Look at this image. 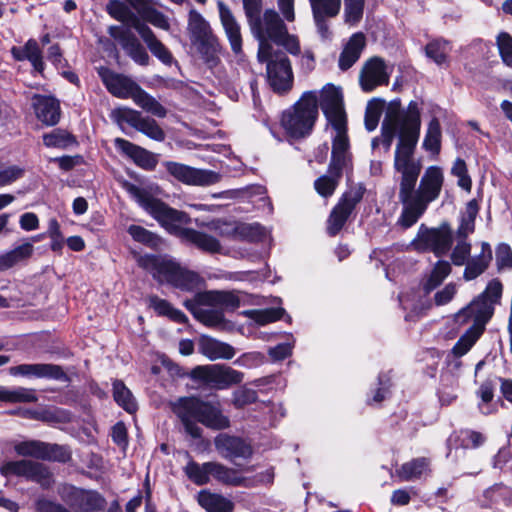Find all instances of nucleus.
<instances>
[{
  "label": "nucleus",
  "instance_id": "f257e3e1",
  "mask_svg": "<svg viewBox=\"0 0 512 512\" xmlns=\"http://www.w3.org/2000/svg\"><path fill=\"white\" fill-rule=\"evenodd\" d=\"M421 129L420 107L411 101L406 109L401 107L400 99L389 102L381 125V135L372 140L374 152L383 149L387 153L394 137L398 141L394 153V169L399 174V200L415 188L422 170L421 161L414 157Z\"/></svg>",
  "mask_w": 512,
  "mask_h": 512
},
{
  "label": "nucleus",
  "instance_id": "f03ea898",
  "mask_svg": "<svg viewBox=\"0 0 512 512\" xmlns=\"http://www.w3.org/2000/svg\"><path fill=\"white\" fill-rule=\"evenodd\" d=\"M444 183L443 170L438 166H429L420 178L419 185L412 188L400 200L402 211L397 225L408 229L424 215L430 203L440 196Z\"/></svg>",
  "mask_w": 512,
  "mask_h": 512
},
{
  "label": "nucleus",
  "instance_id": "7ed1b4c3",
  "mask_svg": "<svg viewBox=\"0 0 512 512\" xmlns=\"http://www.w3.org/2000/svg\"><path fill=\"white\" fill-rule=\"evenodd\" d=\"M173 411L181 420L185 432L194 439L202 436V428L197 422L213 430L226 429L230 425L227 416L219 406L197 397L180 398L173 404Z\"/></svg>",
  "mask_w": 512,
  "mask_h": 512
},
{
  "label": "nucleus",
  "instance_id": "20e7f679",
  "mask_svg": "<svg viewBox=\"0 0 512 512\" xmlns=\"http://www.w3.org/2000/svg\"><path fill=\"white\" fill-rule=\"evenodd\" d=\"M137 263L160 283H169L181 290L192 291L203 283L197 273L166 256L143 255L137 258Z\"/></svg>",
  "mask_w": 512,
  "mask_h": 512
},
{
  "label": "nucleus",
  "instance_id": "39448f33",
  "mask_svg": "<svg viewBox=\"0 0 512 512\" xmlns=\"http://www.w3.org/2000/svg\"><path fill=\"white\" fill-rule=\"evenodd\" d=\"M318 118V92L306 91L300 99L285 110L281 117V126L295 139L309 135Z\"/></svg>",
  "mask_w": 512,
  "mask_h": 512
},
{
  "label": "nucleus",
  "instance_id": "423d86ee",
  "mask_svg": "<svg viewBox=\"0 0 512 512\" xmlns=\"http://www.w3.org/2000/svg\"><path fill=\"white\" fill-rule=\"evenodd\" d=\"M493 312L494 306L491 302L478 296L467 307L456 314L457 322L466 323L468 320H473L474 324L454 345L452 353L455 356L461 357L471 349L482 334L484 325L491 318Z\"/></svg>",
  "mask_w": 512,
  "mask_h": 512
},
{
  "label": "nucleus",
  "instance_id": "0eeeda50",
  "mask_svg": "<svg viewBox=\"0 0 512 512\" xmlns=\"http://www.w3.org/2000/svg\"><path fill=\"white\" fill-rule=\"evenodd\" d=\"M127 191L142 208L167 230L174 231L180 225L190 223V217L187 213L167 206L156 199L147 189L129 184Z\"/></svg>",
  "mask_w": 512,
  "mask_h": 512
},
{
  "label": "nucleus",
  "instance_id": "6e6552de",
  "mask_svg": "<svg viewBox=\"0 0 512 512\" xmlns=\"http://www.w3.org/2000/svg\"><path fill=\"white\" fill-rule=\"evenodd\" d=\"M252 35L259 42L257 58L262 60L275 51L270 41H281L286 35V25L274 10H266L263 15L250 20L248 23Z\"/></svg>",
  "mask_w": 512,
  "mask_h": 512
},
{
  "label": "nucleus",
  "instance_id": "1a4fd4ad",
  "mask_svg": "<svg viewBox=\"0 0 512 512\" xmlns=\"http://www.w3.org/2000/svg\"><path fill=\"white\" fill-rule=\"evenodd\" d=\"M452 245V231L448 224L444 223L438 228H428L420 225L417 236L411 242V246L418 252L432 251L436 256L445 255Z\"/></svg>",
  "mask_w": 512,
  "mask_h": 512
},
{
  "label": "nucleus",
  "instance_id": "9d476101",
  "mask_svg": "<svg viewBox=\"0 0 512 512\" xmlns=\"http://www.w3.org/2000/svg\"><path fill=\"white\" fill-rule=\"evenodd\" d=\"M110 117L120 127L127 123L152 140L162 142L165 139V132L158 123L153 118L143 116L137 110L126 107L116 108L111 111Z\"/></svg>",
  "mask_w": 512,
  "mask_h": 512
},
{
  "label": "nucleus",
  "instance_id": "9b49d317",
  "mask_svg": "<svg viewBox=\"0 0 512 512\" xmlns=\"http://www.w3.org/2000/svg\"><path fill=\"white\" fill-rule=\"evenodd\" d=\"M0 474L3 477H22L28 481L40 484L43 488H48L53 483L52 475L49 469L39 462L31 460L7 461L0 466Z\"/></svg>",
  "mask_w": 512,
  "mask_h": 512
},
{
  "label": "nucleus",
  "instance_id": "f8f14e48",
  "mask_svg": "<svg viewBox=\"0 0 512 512\" xmlns=\"http://www.w3.org/2000/svg\"><path fill=\"white\" fill-rule=\"evenodd\" d=\"M191 378L212 388L226 389L242 382L244 375L231 367L214 364L195 367L191 371Z\"/></svg>",
  "mask_w": 512,
  "mask_h": 512
},
{
  "label": "nucleus",
  "instance_id": "ddd939ff",
  "mask_svg": "<svg viewBox=\"0 0 512 512\" xmlns=\"http://www.w3.org/2000/svg\"><path fill=\"white\" fill-rule=\"evenodd\" d=\"M258 61L266 63L268 82L275 92H285L292 87V68L285 53L282 51H271L267 58Z\"/></svg>",
  "mask_w": 512,
  "mask_h": 512
},
{
  "label": "nucleus",
  "instance_id": "4468645a",
  "mask_svg": "<svg viewBox=\"0 0 512 512\" xmlns=\"http://www.w3.org/2000/svg\"><path fill=\"white\" fill-rule=\"evenodd\" d=\"M61 500L75 512H98L104 508L105 500L94 491H87L72 485L58 488Z\"/></svg>",
  "mask_w": 512,
  "mask_h": 512
},
{
  "label": "nucleus",
  "instance_id": "2eb2a0df",
  "mask_svg": "<svg viewBox=\"0 0 512 512\" xmlns=\"http://www.w3.org/2000/svg\"><path fill=\"white\" fill-rule=\"evenodd\" d=\"M14 450L20 456L58 462H66L71 456L67 447L39 440L17 442L14 444Z\"/></svg>",
  "mask_w": 512,
  "mask_h": 512
},
{
  "label": "nucleus",
  "instance_id": "dca6fc26",
  "mask_svg": "<svg viewBox=\"0 0 512 512\" xmlns=\"http://www.w3.org/2000/svg\"><path fill=\"white\" fill-rule=\"evenodd\" d=\"M167 172L176 180L193 186H210L220 182L222 175L208 169H197L188 165L169 161L165 163Z\"/></svg>",
  "mask_w": 512,
  "mask_h": 512
},
{
  "label": "nucleus",
  "instance_id": "f3484780",
  "mask_svg": "<svg viewBox=\"0 0 512 512\" xmlns=\"http://www.w3.org/2000/svg\"><path fill=\"white\" fill-rule=\"evenodd\" d=\"M319 105L332 126L342 127L347 122L343 94L339 87L326 84L318 95Z\"/></svg>",
  "mask_w": 512,
  "mask_h": 512
},
{
  "label": "nucleus",
  "instance_id": "a211bd4d",
  "mask_svg": "<svg viewBox=\"0 0 512 512\" xmlns=\"http://www.w3.org/2000/svg\"><path fill=\"white\" fill-rule=\"evenodd\" d=\"M363 197L361 187L351 188L343 194L337 205L330 213L327 222L329 235L335 236L344 226L356 205Z\"/></svg>",
  "mask_w": 512,
  "mask_h": 512
},
{
  "label": "nucleus",
  "instance_id": "6ab92c4d",
  "mask_svg": "<svg viewBox=\"0 0 512 512\" xmlns=\"http://www.w3.org/2000/svg\"><path fill=\"white\" fill-rule=\"evenodd\" d=\"M392 71L393 65H388L381 57H371L360 71L359 81L362 90L371 92L378 86L388 85Z\"/></svg>",
  "mask_w": 512,
  "mask_h": 512
},
{
  "label": "nucleus",
  "instance_id": "aec40b11",
  "mask_svg": "<svg viewBox=\"0 0 512 512\" xmlns=\"http://www.w3.org/2000/svg\"><path fill=\"white\" fill-rule=\"evenodd\" d=\"M109 35L118 41L125 52L134 62L146 66L149 64V55L130 29L122 26H110Z\"/></svg>",
  "mask_w": 512,
  "mask_h": 512
},
{
  "label": "nucleus",
  "instance_id": "412c9836",
  "mask_svg": "<svg viewBox=\"0 0 512 512\" xmlns=\"http://www.w3.org/2000/svg\"><path fill=\"white\" fill-rule=\"evenodd\" d=\"M214 445L218 453L230 461L237 458L248 459L253 453L251 445L244 439L226 433L217 435Z\"/></svg>",
  "mask_w": 512,
  "mask_h": 512
},
{
  "label": "nucleus",
  "instance_id": "4be33fe9",
  "mask_svg": "<svg viewBox=\"0 0 512 512\" xmlns=\"http://www.w3.org/2000/svg\"><path fill=\"white\" fill-rule=\"evenodd\" d=\"M101 79L107 90L115 97L128 99L135 97L140 86L131 78L115 73L109 69H101L99 71Z\"/></svg>",
  "mask_w": 512,
  "mask_h": 512
},
{
  "label": "nucleus",
  "instance_id": "5701e85b",
  "mask_svg": "<svg viewBox=\"0 0 512 512\" xmlns=\"http://www.w3.org/2000/svg\"><path fill=\"white\" fill-rule=\"evenodd\" d=\"M336 130V136L332 144V158L330 166L332 171L337 174L339 170L346 169L350 164L349 139L347 136V122L342 127L333 126Z\"/></svg>",
  "mask_w": 512,
  "mask_h": 512
},
{
  "label": "nucleus",
  "instance_id": "b1692460",
  "mask_svg": "<svg viewBox=\"0 0 512 512\" xmlns=\"http://www.w3.org/2000/svg\"><path fill=\"white\" fill-rule=\"evenodd\" d=\"M11 375L32 376L36 378H48L54 380H67V375L62 367L55 364L37 363V364H21L10 367Z\"/></svg>",
  "mask_w": 512,
  "mask_h": 512
},
{
  "label": "nucleus",
  "instance_id": "393cba45",
  "mask_svg": "<svg viewBox=\"0 0 512 512\" xmlns=\"http://www.w3.org/2000/svg\"><path fill=\"white\" fill-rule=\"evenodd\" d=\"M219 16L225 34L231 46V50L236 56L242 54V36L240 25L234 17L233 13L223 2H218Z\"/></svg>",
  "mask_w": 512,
  "mask_h": 512
},
{
  "label": "nucleus",
  "instance_id": "a878e982",
  "mask_svg": "<svg viewBox=\"0 0 512 512\" xmlns=\"http://www.w3.org/2000/svg\"><path fill=\"white\" fill-rule=\"evenodd\" d=\"M114 143L120 152L131 158L139 167L152 170L156 166V160L148 150L123 138H116Z\"/></svg>",
  "mask_w": 512,
  "mask_h": 512
},
{
  "label": "nucleus",
  "instance_id": "bb28decb",
  "mask_svg": "<svg viewBox=\"0 0 512 512\" xmlns=\"http://www.w3.org/2000/svg\"><path fill=\"white\" fill-rule=\"evenodd\" d=\"M37 118L47 126H53L60 119L59 102L49 96L34 95L32 103Z\"/></svg>",
  "mask_w": 512,
  "mask_h": 512
},
{
  "label": "nucleus",
  "instance_id": "cd10ccee",
  "mask_svg": "<svg viewBox=\"0 0 512 512\" xmlns=\"http://www.w3.org/2000/svg\"><path fill=\"white\" fill-rule=\"evenodd\" d=\"M366 40L363 33L353 34L339 56L338 65L342 71L351 68L360 58L365 48Z\"/></svg>",
  "mask_w": 512,
  "mask_h": 512
},
{
  "label": "nucleus",
  "instance_id": "c85d7f7f",
  "mask_svg": "<svg viewBox=\"0 0 512 512\" xmlns=\"http://www.w3.org/2000/svg\"><path fill=\"white\" fill-rule=\"evenodd\" d=\"M199 351L212 361L218 359L229 360L235 355V349L230 344L209 336L201 337L199 341Z\"/></svg>",
  "mask_w": 512,
  "mask_h": 512
},
{
  "label": "nucleus",
  "instance_id": "c756f323",
  "mask_svg": "<svg viewBox=\"0 0 512 512\" xmlns=\"http://www.w3.org/2000/svg\"><path fill=\"white\" fill-rule=\"evenodd\" d=\"M491 260V246L487 242H482L481 252L478 255L469 258V260L464 264L466 265V267L463 273V278L466 281L476 279L478 276H480L486 271V269L489 267Z\"/></svg>",
  "mask_w": 512,
  "mask_h": 512
},
{
  "label": "nucleus",
  "instance_id": "7c9ffc66",
  "mask_svg": "<svg viewBox=\"0 0 512 512\" xmlns=\"http://www.w3.org/2000/svg\"><path fill=\"white\" fill-rule=\"evenodd\" d=\"M200 303L210 307L219 308V310H235L240 305V300L233 292L225 291H206L198 293Z\"/></svg>",
  "mask_w": 512,
  "mask_h": 512
},
{
  "label": "nucleus",
  "instance_id": "2f4dec72",
  "mask_svg": "<svg viewBox=\"0 0 512 512\" xmlns=\"http://www.w3.org/2000/svg\"><path fill=\"white\" fill-rule=\"evenodd\" d=\"M187 30L192 45L208 40L215 36L209 23L196 10H190L189 12Z\"/></svg>",
  "mask_w": 512,
  "mask_h": 512
},
{
  "label": "nucleus",
  "instance_id": "473e14b6",
  "mask_svg": "<svg viewBox=\"0 0 512 512\" xmlns=\"http://www.w3.org/2000/svg\"><path fill=\"white\" fill-rule=\"evenodd\" d=\"M180 235L186 241L192 243L200 250L207 253H220L222 250L220 242L213 236L206 233L184 228L180 230Z\"/></svg>",
  "mask_w": 512,
  "mask_h": 512
},
{
  "label": "nucleus",
  "instance_id": "72a5a7b5",
  "mask_svg": "<svg viewBox=\"0 0 512 512\" xmlns=\"http://www.w3.org/2000/svg\"><path fill=\"white\" fill-rule=\"evenodd\" d=\"M107 12L115 20L134 28L137 32H139L146 25L141 22V20L127 6L119 0H111L107 5Z\"/></svg>",
  "mask_w": 512,
  "mask_h": 512
},
{
  "label": "nucleus",
  "instance_id": "f704fd0d",
  "mask_svg": "<svg viewBox=\"0 0 512 512\" xmlns=\"http://www.w3.org/2000/svg\"><path fill=\"white\" fill-rule=\"evenodd\" d=\"M138 34L146 43L151 53L158 58L163 64L170 65L173 61L171 52L165 47V45L157 39L153 31L145 25Z\"/></svg>",
  "mask_w": 512,
  "mask_h": 512
},
{
  "label": "nucleus",
  "instance_id": "c9c22d12",
  "mask_svg": "<svg viewBox=\"0 0 512 512\" xmlns=\"http://www.w3.org/2000/svg\"><path fill=\"white\" fill-rule=\"evenodd\" d=\"M198 502L207 512H232L234 508L226 497L206 491L199 493Z\"/></svg>",
  "mask_w": 512,
  "mask_h": 512
},
{
  "label": "nucleus",
  "instance_id": "e433bc0d",
  "mask_svg": "<svg viewBox=\"0 0 512 512\" xmlns=\"http://www.w3.org/2000/svg\"><path fill=\"white\" fill-rule=\"evenodd\" d=\"M479 212L477 200H470L461 214L460 225L457 229V238H467L475 230V219Z\"/></svg>",
  "mask_w": 512,
  "mask_h": 512
},
{
  "label": "nucleus",
  "instance_id": "4c0bfd02",
  "mask_svg": "<svg viewBox=\"0 0 512 512\" xmlns=\"http://www.w3.org/2000/svg\"><path fill=\"white\" fill-rule=\"evenodd\" d=\"M429 464V460L424 457L413 459L397 470V476L402 481L420 478L428 470Z\"/></svg>",
  "mask_w": 512,
  "mask_h": 512
},
{
  "label": "nucleus",
  "instance_id": "58836bf2",
  "mask_svg": "<svg viewBox=\"0 0 512 512\" xmlns=\"http://www.w3.org/2000/svg\"><path fill=\"white\" fill-rule=\"evenodd\" d=\"M441 126L439 120L434 117L430 120L422 147L432 155H438L441 149Z\"/></svg>",
  "mask_w": 512,
  "mask_h": 512
},
{
  "label": "nucleus",
  "instance_id": "ea45409f",
  "mask_svg": "<svg viewBox=\"0 0 512 512\" xmlns=\"http://www.w3.org/2000/svg\"><path fill=\"white\" fill-rule=\"evenodd\" d=\"M133 101L144 111L158 118H164L167 115V109L141 87L133 98Z\"/></svg>",
  "mask_w": 512,
  "mask_h": 512
},
{
  "label": "nucleus",
  "instance_id": "a19ab883",
  "mask_svg": "<svg viewBox=\"0 0 512 512\" xmlns=\"http://www.w3.org/2000/svg\"><path fill=\"white\" fill-rule=\"evenodd\" d=\"M133 101L144 111L158 118H164L167 115V109L141 87L133 98Z\"/></svg>",
  "mask_w": 512,
  "mask_h": 512
},
{
  "label": "nucleus",
  "instance_id": "79ce46f5",
  "mask_svg": "<svg viewBox=\"0 0 512 512\" xmlns=\"http://www.w3.org/2000/svg\"><path fill=\"white\" fill-rule=\"evenodd\" d=\"M209 67H215L219 62L221 46L216 36L193 45Z\"/></svg>",
  "mask_w": 512,
  "mask_h": 512
},
{
  "label": "nucleus",
  "instance_id": "37998d69",
  "mask_svg": "<svg viewBox=\"0 0 512 512\" xmlns=\"http://www.w3.org/2000/svg\"><path fill=\"white\" fill-rule=\"evenodd\" d=\"M113 397L119 406L128 413H134L137 410V402L131 391L120 380L113 382Z\"/></svg>",
  "mask_w": 512,
  "mask_h": 512
},
{
  "label": "nucleus",
  "instance_id": "c03bdc74",
  "mask_svg": "<svg viewBox=\"0 0 512 512\" xmlns=\"http://www.w3.org/2000/svg\"><path fill=\"white\" fill-rule=\"evenodd\" d=\"M451 273V265L447 261H438L433 267L426 281L423 283V289L426 293H430L438 287Z\"/></svg>",
  "mask_w": 512,
  "mask_h": 512
},
{
  "label": "nucleus",
  "instance_id": "a18cd8bd",
  "mask_svg": "<svg viewBox=\"0 0 512 512\" xmlns=\"http://www.w3.org/2000/svg\"><path fill=\"white\" fill-rule=\"evenodd\" d=\"M242 314L259 325H266L279 320L283 314V308H266L245 310Z\"/></svg>",
  "mask_w": 512,
  "mask_h": 512
},
{
  "label": "nucleus",
  "instance_id": "49530a36",
  "mask_svg": "<svg viewBox=\"0 0 512 512\" xmlns=\"http://www.w3.org/2000/svg\"><path fill=\"white\" fill-rule=\"evenodd\" d=\"M208 467H210V476H213L222 483L239 486L243 481L234 469L228 468L223 464L211 462V465Z\"/></svg>",
  "mask_w": 512,
  "mask_h": 512
},
{
  "label": "nucleus",
  "instance_id": "de8ad7c7",
  "mask_svg": "<svg viewBox=\"0 0 512 512\" xmlns=\"http://www.w3.org/2000/svg\"><path fill=\"white\" fill-rule=\"evenodd\" d=\"M342 171L343 170H339L336 174L335 171H332L331 166L329 165V175L321 176L315 181L314 187L316 191L323 197L331 196L338 185Z\"/></svg>",
  "mask_w": 512,
  "mask_h": 512
},
{
  "label": "nucleus",
  "instance_id": "09e8293b",
  "mask_svg": "<svg viewBox=\"0 0 512 512\" xmlns=\"http://www.w3.org/2000/svg\"><path fill=\"white\" fill-rule=\"evenodd\" d=\"M451 51L449 42L445 40H434L425 47L427 57L431 58L436 64L442 65L447 62L448 54Z\"/></svg>",
  "mask_w": 512,
  "mask_h": 512
},
{
  "label": "nucleus",
  "instance_id": "8fccbe9b",
  "mask_svg": "<svg viewBox=\"0 0 512 512\" xmlns=\"http://www.w3.org/2000/svg\"><path fill=\"white\" fill-rule=\"evenodd\" d=\"M198 313V320L208 327L219 330H226L230 327V323L225 320L223 312L219 309L204 308L203 312Z\"/></svg>",
  "mask_w": 512,
  "mask_h": 512
},
{
  "label": "nucleus",
  "instance_id": "3c124183",
  "mask_svg": "<svg viewBox=\"0 0 512 512\" xmlns=\"http://www.w3.org/2000/svg\"><path fill=\"white\" fill-rule=\"evenodd\" d=\"M313 16L336 17L341 9V0H309Z\"/></svg>",
  "mask_w": 512,
  "mask_h": 512
},
{
  "label": "nucleus",
  "instance_id": "603ef678",
  "mask_svg": "<svg viewBox=\"0 0 512 512\" xmlns=\"http://www.w3.org/2000/svg\"><path fill=\"white\" fill-rule=\"evenodd\" d=\"M149 306L152 307L159 315L168 316L174 321L184 322L186 317L178 309L173 308L166 300L157 296L149 297Z\"/></svg>",
  "mask_w": 512,
  "mask_h": 512
},
{
  "label": "nucleus",
  "instance_id": "864d4df0",
  "mask_svg": "<svg viewBox=\"0 0 512 512\" xmlns=\"http://www.w3.org/2000/svg\"><path fill=\"white\" fill-rule=\"evenodd\" d=\"M211 462L204 463L202 465L195 461H189L185 467V473L188 478L197 485H204L209 482Z\"/></svg>",
  "mask_w": 512,
  "mask_h": 512
},
{
  "label": "nucleus",
  "instance_id": "5fc2aeb1",
  "mask_svg": "<svg viewBox=\"0 0 512 512\" xmlns=\"http://www.w3.org/2000/svg\"><path fill=\"white\" fill-rule=\"evenodd\" d=\"M197 225L207 227L209 230L214 231L221 237L238 239L237 223H229L218 219L205 224L197 222Z\"/></svg>",
  "mask_w": 512,
  "mask_h": 512
},
{
  "label": "nucleus",
  "instance_id": "6e6d98bb",
  "mask_svg": "<svg viewBox=\"0 0 512 512\" xmlns=\"http://www.w3.org/2000/svg\"><path fill=\"white\" fill-rule=\"evenodd\" d=\"M43 142L47 147L66 148L75 143L74 137L60 129L53 130L43 136Z\"/></svg>",
  "mask_w": 512,
  "mask_h": 512
},
{
  "label": "nucleus",
  "instance_id": "4d7b16f0",
  "mask_svg": "<svg viewBox=\"0 0 512 512\" xmlns=\"http://www.w3.org/2000/svg\"><path fill=\"white\" fill-rule=\"evenodd\" d=\"M37 400L38 397L33 389L18 387L10 390L5 387V402L34 403Z\"/></svg>",
  "mask_w": 512,
  "mask_h": 512
},
{
  "label": "nucleus",
  "instance_id": "13d9d810",
  "mask_svg": "<svg viewBox=\"0 0 512 512\" xmlns=\"http://www.w3.org/2000/svg\"><path fill=\"white\" fill-rule=\"evenodd\" d=\"M27 60L31 62L33 68L37 72H42L44 69V62L42 52L36 40L29 39L24 45Z\"/></svg>",
  "mask_w": 512,
  "mask_h": 512
},
{
  "label": "nucleus",
  "instance_id": "bf43d9fd",
  "mask_svg": "<svg viewBox=\"0 0 512 512\" xmlns=\"http://www.w3.org/2000/svg\"><path fill=\"white\" fill-rule=\"evenodd\" d=\"M451 174L458 178V185L470 192L472 180L468 175L467 166L463 159L457 158L451 168Z\"/></svg>",
  "mask_w": 512,
  "mask_h": 512
},
{
  "label": "nucleus",
  "instance_id": "052dcab7",
  "mask_svg": "<svg viewBox=\"0 0 512 512\" xmlns=\"http://www.w3.org/2000/svg\"><path fill=\"white\" fill-rule=\"evenodd\" d=\"M471 244L466 238H457V244L451 253L452 263L456 266H462L469 260Z\"/></svg>",
  "mask_w": 512,
  "mask_h": 512
},
{
  "label": "nucleus",
  "instance_id": "680f3d73",
  "mask_svg": "<svg viewBox=\"0 0 512 512\" xmlns=\"http://www.w3.org/2000/svg\"><path fill=\"white\" fill-rule=\"evenodd\" d=\"M477 394L481 398V402L479 403L481 413L484 415L491 414L494 411L490 405L494 397L493 384L490 381H485L479 387Z\"/></svg>",
  "mask_w": 512,
  "mask_h": 512
},
{
  "label": "nucleus",
  "instance_id": "e2e57ef3",
  "mask_svg": "<svg viewBox=\"0 0 512 512\" xmlns=\"http://www.w3.org/2000/svg\"><path fill=\"white\" fill-rule=\"evenodd\" d=\"M364 10V1H344L345 22L354 25L358 23Z\"/></svg>",
  "mask_w": 512,
  "mask_h": 512
},
{
  "label": "nucleus",
  "instance_id": "0e129e2a",
  "mask_svg": "<svg viewBox=\"0 0 512 512\" xmlns=\"http://www.w3.org/2000/svg\"><path fill=\"white\" fill-rule=\"evenodd\" d=\"M265 235V229L258 223L238 224V239L256 241Z\"/></svg>",
  "mask_w": 512,
  "mask_h": 512
},
{
  "label": "nucleus",
  "instance_id": "69168bd1",
  "mask_svg": "<svg viewBox=\"0 0 512 512\" xmlns=\"http://www.w3.org/2000/svg\"><path fill=\"white\" fill-rule=\"evenodd\" d=\"M128 233L132 236V238L135 241H138L145 245L154 246L157 244L156 236L142 226L131 225L128 228Z\"/></svg>",
  "mask_w": 512,
  "mask_h": 512
},
{
  "label": "nucleus",
  "instance_id": "338daca9",
  "mask_svg": "<svg viewBox=\"0 0 512 512\" xmlns=\"http://www.w3.org/2000/svg\"><path fill=\"white\" fill-rule=\"evenodd\" d=\"M497 44L504 63L512 67V37L508 33H500Z\"/></svg>",
  "mask_w": 512,
  "mask_h": 512
},
{
  "label": "nucleus",
  "instance_id": "774afa93",
  "mask_svg": "<svg viewBox=\"0 0 512 512\" xmlns=\"http://www.w3.org/2000/svg\"><path fill=\"white\" fill-rule=\"evenodd\" d=\"M24 169L18 165H11L0 168V187L12 184L16 180L22 178Z\"/></svg>",
  "mask_w": 512,
  "mask_h": 512
}]
</instances>
